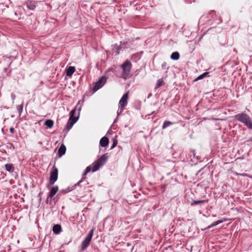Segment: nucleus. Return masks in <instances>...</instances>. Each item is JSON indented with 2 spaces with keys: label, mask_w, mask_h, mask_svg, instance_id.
I'll list each match as a JSON object with an SVG mask.
<instances>
[{
  "label": "nucleus",
  "mask_w": 252,
  "mask_h": 252,
  "mask_svg": "<svg viewBox=\"0 0 252 252\" xmlns=\"http://www.w3.org/2000/svg\"><path fill=\"white\" fill-rule=\"evenodd\" d=\"M234 119L244 124L250 129H252V120L250 116L245 113H238L234 116Z\"/></svg>",
  "instance_id": "obj_1"
},
{
  "label": "nucleus",
  "mask_w": 252,
  "mask_h": 252,
  "mask_svg": "<svg viewBox=\"0 0 252 252\" xmlns=\"http://www.w3.org/2000/svg\"><path fill=\"white\" fill-rule=\"evenodd\" d=\"M108 158L107 154H105L96 161H95L93 164L92 172H94L98 170L100 167L106 163Z\"/></svg>",
  "instance_id": "obj_2"
},
{
  "label": "nucleus",
  "mask_w": 252,
  "mask_h": 252,
  "mask_svg": "<svg viewBox=\"0 0 252 252\" xmlns=\"http://www.w3.org/2000/svg\"><path fill=\"white\" fill-rule=\"evenodd\" d=\"M108 158L107 154H105L96 161H95L93 164L92 172H94L98 170L100 167L106 163Z\"/></svg>",
  "instance_id": "obj_3"
},
{
  "label": "nucleus",
  "mask_w": 252,
  "mask_h": 252,
  "mask_svg": "<svg viewBox=\"0 0 252 252\" xmlns=\"http://www.w3.org/2000/svg\"><path fill=\"white\" fill-rule=\"evenodd\" d=\"M94 228H92L89 232L85 240L82 242L81 244V250L84 251L90 245L92 240L93 235L94 234Z\"/></svg>",
  "instance_id": "obj_4"
},
{
  "label": "nucleus",
  "mask_w": 252,
  "mask_h": 252,
  "mask_svg": "<svg viewBox=\"0 0 252 252\" xmlns=\"http://www.w3.org/2000/svg\"><path fill=\"white\" fill-rule=\"evenodd\" d=\"M131 66V63L127 60L122 65L123 77L124 78H126L129 75Z\"/></svg>",
  "instance_id": "obj_5"
},
{
  "label": "nucleus",
  "mask_w": 252,
  "mask_h": 252,
  "mask_svg": "<svg viewBox=\"0 0 252 252\" xmlns=\"http://www.w3.org/2000/svg\"><path fill=\"white\" fill-rule=\"evenodd\" d=\"M75 110H72L70 112L69 119L66 124V128L68 130L72 127L78 119V116H75Z\"/></svg>",
  "instance_id": "obj_6"
},
{
  "label": "nucleus",
  "mask_w": 252,
  "mask_h": 252,
  "mask_svg": "<svg viewBox=\"0 0 252 252\" xmlns=\"http://www.w3.org/2000/svg\"><path fill=\"white\" fill-rule=\"evenodd\" d=\"M58 170L55 166H53L50 172V184L53 185L58 179Z\"/></svg>",
  "instance_id": "obj_7"
},
{
  "label": "nucleus",
  "mask_w": 252,
  "mask_h": 252,
  "mask_svg": "<svg viewBox=\"0 0 252 252\" xmlns=\"http://www.w3.org/2000/svg\"><path fill=\"white\" fill-rule=\"evenodd\" d=\"M128 97V92H127L123 95L119 101V107H120V112H118V114H120L124 110V107H125L127 103V99Z\"/></svg>",
  "instance_id": "obj_8"
},
{
  "label": "nucleus",
  "mask_w": 252,
  "mask_h": 252,
  "mask_svg": "<svg viewBox=\"0 0 252 252\" xmlns=\"http://www.w3.org/2000/svg\"><path fill=\"white\" fill-rule=\"evenodd\" d=\"M107 78L105 76L100 77L99 80L95 83L93 87V91L96 92L101 88L106 82Z\"/></svg>",
  "instance_id": "obj_9"
},
{
  "label": "nucleus",
  "mask_w": 252,
  "mask_h": 252,
  "mask_svg": "<svg viewBox=\"0 0 252 252\" xmlns=\"http://www.w3.org/2000/svg\"><path fill=\"white\" fill-rule=\"evenodd\" d=\"M24 5H26L29 9L32 10H34L36 7V2L33 0H27L24 3Z\"/></svg>",
  "instance_id": "obj_10"
},
{
  "label": "nucleus",
  "mask_w": 252,
  "mask_h": 252,
  "mask_svg": "<svg viewBox=\"0 0 252 252\" xmlns=\"http://www.w3.org/2000/svg\"><path fill=\"white\" fill-rule=\"evenodd\" d=\"M109 143V139L106 137H103L100 140L99 144L100 146L102 147H105L108 145Z\"/></svg>",
  "instance_id": "obj_11"
},
{
  "label": "nucleus",
  "mask_w": 252,
  "mask_h": 252,
  "mask_svg": "<svg viewBox=\"0 0 252 252\" xmlns=\"http://www.w3.org/2000/svg\"><path fill=\"white\" fill-rule=\"evenodd\" d=\"M58 190V186H54L51 189L49 194L48 196V198H52L57 192Z\"/></svg>",
  "instance_id": "obj_12"
},
{
  "label": "nucleus",
  "mask_w": 252,
  "mask_h": 252,
  "mask_svg": "<svg viewBox=\"0 0 252 252\" xmlns=\"http://www.w3.org/2000/svg\"><path fill=\"white\" fill-rule=\"evenodd\" d=\"M66 151V147L63 144L60 146V148L58 150V155L60 157L63 156V155H64Z\"/></svg>",
  "instance_id": "obj_13"
},
{
  "label": "nucleus",
  "mask_w": 252,
  "mask_h": 252,
  "mask_svg": "<svg viewBox=\"0 0 252 252\" xmlns=\"http://www.w3.org/2000/svg\"><path fill=\"white\" fill-rule=\"evenodd\" d=\"M75 68L74 66H69L68 68L66 69V75L67 76H71L73 73L75 72Z\"/></svg>",
  "instance_id": "obj_14"
},
{
  "label": "nucleus",
  "mask_w": 252,
  "mask_h": 252,
  "mask_svg": "<svg viewBox=\"0 0 252 252\" xmlns=\"http://www.w3.org/2000/svg\"><path fill=\"white\" fill-rule=\"evenodd\" d=\"M5 170L9 172H13L14 170L13 165L12 163L5 164Z\"/></svg>",
  "instance_id": "obj_15"
},
{
  "label": "nucleus",
  "mask_w": 252,
  "mask_h": 252,
  "mask_svg": "<svg viewBox=\"0 0 252 252\" xmlns=\"http://www.w3.org/2000/svg\"><path fill=\"white\" fill-rule=\"evenodd\" d=\"M62 230L61 226L59 224H55L53 226V231L55 234H59Z\"/></svg>",
  "instance_id": "obj_16"
},
{
  "label": "nucleus",
  "mask_w": 252,
  "mask_h": 252,
  "mask_svg": "<svg viewBox=\"0 0 252 252\" xmlns=\"http://www.w3.org/2000/svg\"><path fill=\"white\" fill-rule=\"evenodd\" d=\"M54 123L53 120L49 119L45 121L44 125L47 126V127L51 128L53 126Z\"/></svg>",
  "instance_id": "obj_17"
},
{
  "label": "nucleus",
  "mask_w": 252,
  "mask_h": 252,
  "mask_svg": "<svg viewBox=\"0 0 252 252\" xmlns=\"http://www.w3.org/2000/svg\"><path fill=\"white\" fill-rule=\"evenodd\" d=\"M173 60H178L180 58V54L178 52H173L170 57Z\"/></svg>",
  "instance_id": "obj_18"
},
{
  "label": "nucleus",
  "mask_w": 252,
  "mask_h": 252,
  "mask_svg": "<svg viewBox=\"0 0 252 252\" xmlns=\"http://www.w3.org/2000/svg\"><path fill=\"white\" fill-rule=\"evenodd\" d=\"M91 170V166H88L86 168V170H85V171L83 174V177H82V179L79 181V182L77 183V184H79L80 183H81L83 180L85 178V176Z\"/></svg>",
  "instance_id": "obj_19"
},
{
  "label": "nucleus",
  "mask_w": 252,
  "mask_h": 252,
  "mask_svg": "<svg viewBox=\"0 0 252 252\" xmlns=\"http://www.w3.org/2000/svg\"><path fill=\"white\" fill-rule=\"evenodd\" d=\"M164 85L162 79H159L157 82L156 89H158Z\"/></svg>",
  "instance_id": "obj_20"
},
{
  "label": "nucleus",
  "mask_w": 252,
  "mask_h": 252,
  "mask_svg": "<svg viewBox=\"0 0 252 252\" xmlns=\"http://www.w3.org/2000/svg\"><path fill=\"white\" fill-rule=\"evenodd\" d=\"M172 123L170 121H165L163 123V124L162 125V129H165L167 127L170 126V125H172Z\"/></svg>",
  "instance_id": "obj_21"
},
{
  "label": "nucleus",
  "mask_w": 252,
  "mask_h": 252,
  "mask_svg": "<svg viewBox=\"0 0 252 252\" xmlns=\"http://www.w3.org/2000/svg\"><path fill=\"white\" fill-rule=\"evenodd\" d=\"M222 222V220H217L216 221H215V222H213L211 225H210L207 228H210L212 227H214L220 223Z\"/></svg>",
  "instance_id": "obj_22"
},
{
  "label": "nucleus",
  "mask_w": 252,
  "mask_h": 252,
  "mask_svg": "<svg viewBox=\"0 0 252 252\" xmlns=\"http://www.w3.org/2000/svg\"><path fill=\"white\" fill-rule=\"evenodd\" d=\"M209 73L208 72H205L201 75H199L198 77H197L194 81H197L200 79H203L204 77H205Z\"/></svg>",
  "instance_id": "obj_23"
},
{
  "label": "nucleus",
  "mask_w": 252,
  "mask_h": 252,
  "mask_svg": "<svg viewBox=\"0 0 252 252\" xmlns=\"http://www.w3.org/2000/svg\"><path fill=\"white\" fill-rule=\"evenodd\" d=\"M205 202V200H195V201H193L192 202H191V206L196 205L199 204L201 203H204Z\"/></svg>",
  "instance_id": "obj_24"
},
{
  "label": "nucleus",
  "mask_w": 252,
  "mask_h": 252,
  "mask_svg": "<svg viewBox=\"0 0 252 252\" xmlns=\"http://www.w3.org/2000/svg\"><path fill=\"white\" fill-rule=\"evenodd\" d=\"M23 108V104L18 105L17 106V109L20 114H21V113L22 112Z\"/></svg>",
  "instance_id": "obj_25"
},
{
  "label": "nucleus",
  "mask_w": 252,
  "mask_h": 252,
  "mask_svg": "<svg viewBox=\"0 0 252 252\" xmlns=\"http://www.w3.org/2000/svg\"><path fill=\"white\" fill-rule=\"evenodd\" d=\"M81 109V106H79V103L76 106L75 108L73 110H75V111L77 110L78 111V114L77 116L79 117V112Z\"/></svg>",
  "instance_id": "obj_26"
},
{
  "label": "nucleus",
  "mask_w": 252,
  "mask_h": 252,
  "mask_svg": "<svg viewBox=\"0 0 252 252\" xmlns=\"http://www.w3.org/2000/svg\"><path fill=\"white\" fill-rule=\"evenodd\" d=\"M113 141V145L111 146V149H112L114 147H115L116 146V145H117V143H118L117 140L114 139Z\"/></svg>",
  "instance_id": "obj_27"
},
{
  "label": "nucleus",
  "mask_w": 252,
  "mask_h": 252,
  "mask_svg": "<svg viewBox=\"0 0 252 252\" xmlns=\"http://www.w3.org/2000/svg\"><path fill=\"white\" fill-rule=\"evenodd\" d=\"M9 130H10V132L11 133H14L15 132V129L13 127H11Z\"/></svg>",
  "instance_id": "obj_28"
},
{
  "label": "nucleus",
  "mask_w": 252,
  "mask_h": 252,
  "mask_svg": "<svg viewBox=\"0 0 252 252\" xmlns=\"http://www.w3.org/2000/svg\"><path fill=\"white\" fill-rule=\"evenodd\" d=\"M247 142H252V138L249 140H248Z\"/></svg>",
  "instance_id": "obj_29"
},
{
  "label": "nucleus",
  "mask_w": 252,
  "mask_h": 252,
  "mask_svg": "<svg viewBox=\"0 0 252 252\" xmlns=\"http://www.w3.org/2000/svg\"><path fill=\"white\" fill-rule=\"evenodd\" d=\"M118 50H119L120 49V47L118 46H117Z\"/></svg>",
  "instance_id": "obj_30"
},
{
  "label": "nucleus",
  "mask_w": 252,
  "mask_h": 252,
  "mask_svg": "<svg viewBox=\"0 0 252 252\" xmlns=\"http://www.w3.org/2000/svg\"><path fill=\"white\" fill-rule=\"evenodd\" d=\"M119 53V51H118L116 53V54H118Z\"/></svg>",
  "instance_id": "obj_31"
}]
</instances>
